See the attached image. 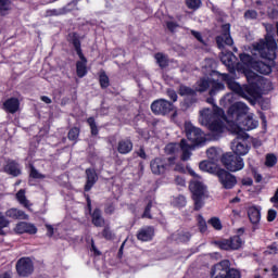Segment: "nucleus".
Here are the masks:
<instances>
[{
	"instance_id": "nucleus-1",
	"label": "nucleus",
	"mask_w": 278,
	"mask_h": 278,
	"mask_svg": "<svg viewBox=\"0 0 278 278\" xmlns=\"http://www.w3.org/2000/svg\"><path fill=\"white\" fill-rule=\"evenodd\" d=\"M222 80L226 83L233 94L245 99L251 105H255L257 99H262V81L255 80V78L248 79V85H240L231 75L222 74Z\"/></svg>"
},
{
	"instance_id": "nucleus-2",
	"label": "nucleus",
	"mask_w": 278,
	"mask_h": 278,
	"mask_svg": "<svg viewBox=\"0 0 278 278\" xmlns=\"http://www.w3.org/2000/svg\"><path fill=\"white\" fill-rule=\"evenodd\" d=\"M207 112H210V110L200 112V123L204 125V127H207L211 136H213L215 140H218V138L225 134V123L220 119V116H223L225 112L220 108H216L213 113Z\"/></svg>"
},
{
	"instance_id": "nucleus-3",
	"label": "nucleus",
	"mask_w": 278,
	"mask_h": 278,
	"mask_svg": "<svg viewBox=\"0 0 278 278\" xmlns=\"http://www.w3.org/2000/svg\"><path fill=\"white\" fill-rule=\"evenodd\" d=\"M252 54L260 55L263 60L275 62L277 60V41L273 35H266L264 39L252 45Z\"/></svg>"
},
{
	"instance_id": "nucleus-4",
	"label": "nucleus",
	"mask_w": 278,
	"mask_h": 278,
	"mask_svg": "<svg viewBox=\"0 0 278 278\" xmlns=\"http://www.w3.org/2000/svg\"><path fill=\"white\" fill-rule=\"evenodd\" d=\"M258 125L260 123L253 118V115H249L248 113L240 122L230 125V131L241 138H249L247 131L256 129Z\"/></svg>"
},
{
	"instance_id": "nucleus-5",
	"label": "nucleus",
	"mask_w": 278,
	"mask_h": 278,
	"mask_svg": "<svg viewBox=\"0 0 278 278\" xmlns=\"http://www.w3.org/2000/svg\"><path fill=\"white\" fill-rule=\"evenodd\" d=\"M151 112L154 113L155 116H168L172 113L170 118L175 121L178 116L177 108L173 102L166 99H157L151 103Z\"/></svg>"
},
{
	"instance_id": "nucleus-6",
	"label": "nucleus",
	"mask_w": 278,
	"mask_h": 278,
	"mask_svg": "<svg viewBox=\"0 0 278 278\" xmlns=\"http://www.w3.org/2000/svg\"><path fill=\"white\" fill-rule=\"evenodd\" d=\"M212 278H240V271L230 267L229 260H224L211 268Z\"/></svg>"
},
{
	"instance_id": "nucleus-7",
	"label": "nucleus",
	"mask_w": 278,
	"mask_h": 278,
	"mask_svg": "<svg viewBox=\"0 0 278 278\" xmlns=\"http://www.w3.org/2000/svg\"><path fill=\"white\" fill-rule=\"evenodd\" d=\"M220 162L229 173H238L244 168V159L233 152H226L222 155Z\"/></svg>"
},
{
	"instance_id": "nucleus-8",
	"label": "nucleus",
	"mask_w": 278,
	"mask_h": 278,
	"mask_svg": "<svg viewBox=\"0 0 278 278\" xmlns=\"http://www.w3.org/2000/svg\"><path fill=\"white\" fill-rule=\"evenodd\" d=\"M215 175L224 190H233L238 186V178L228 169L216 167Z\"/></svg>"
},
{
	"instance_id": "nucleus-9",
	"label": "nucleus",
	"mask_w": 278,
	"mask_h": 278,
	"mask_svg": "<svg viewBox=\"0 0 278 278\" xmlns=\"http://www.w3.org/2000/svg\"><path fill=\"white\" fill-rule=\"evenodd\" d=\"M185 132L189 142H191V147H201V144H205V134L201 128L195 127L192 124H186Z\"/></svg>"
},
{
	"instance_id": "nucleus-10",
	"label": "nucleus",
	"mask_w": 278,
	"mask_h": 278,
	"mask_svg": "<svg viewBox=\"0 0 278 278\" xmlns=\"http://www.w3.org/2000/svg\"><path fill=\"white\" fill-rule=\"evenodd\" d=\"M177 157L170 156L168 159L155 157L150 162V168L153 175H165V173L175 165Z\"/></svg>"
},
{
	"instance_id": "nucleus-11",
	"label": "nucleus",
	"mask_w": 278,
	"mask_h": 278,
	"mask_svg": "<svg viewBox=\"0 0 278 278\" xmlns=\"http://www.w3.org/2000/svg\"><path fill=\"white\" fill-rule=\"evenodd\" d=\"M228 118L232 125L244 118L249 114V106L244 102H235L228 108Z\"/></svg>"
},
{
	"instance_id": "nucleus-12",
	"label": "nucleus",
	"mask_w": 278,
	"mask_h": 278,
	"mask_svg": "<svg viewBox=\"0 0 278 278\" xmlns=\"http://www.w3.org/2000/svg\"><path fill=\"white\" fill-rule=\"evenodd\" d=\"M85 199L87 201V211L89 212V216L91 218V224L93 227H105V217H103V211L100 207H96L92 210V200L88 193H85Z\"/></svg>"
},
{
	"instance_id": "nucleus-13",
	"label": "nucleus",
	"mask_w": 278,
	"mask_h": 278,
	"mask_svg": "<svg viewBox=\"0 0 278 278\" xmlns=\"http://www.w3.org/2000/svg\"><path fill=\"white\" fill-rule=\"evenodd\" d=\"M220 251H238L242 247V238L236 235L229 239H222L214 242Z\"/></svg>"
},
{
	"instance_id": "nucleus-14",
	"label": "nucleus",
	"mask_w": 278,
	"mask_h": 278,
	"mask_svg": "<svg viewBox=\"0 0 278 278\" xmlns=\"http://www.w3.org/2000/svg\"><path fill=\"white\" fill-rule=\"evenodd\" d=\"M178 94L180 97H186L182 102V105L186 109L192 108V105H194V103L197 102V91L191 87L180 85L178 88Z\"/></svg>"
},
{
	"instance_id": "nucleus-15",
	"label": "nucleus",
	"mask_w": 278,
	"mask_h": 278,
	"mask_svg": "<svg viewBox=\"0 0 278 278\" xmlns=\"http://www.w3.org/2000/svg\"><path fill=\"white\" fill-rule=\"evenodd\" d=\"M247 140H249V138L240 137V135H237L232 140L231 149L235 155L242 157V155H247V153H249L251 147H249Z\"/></svg>"
},
{
	"instance_id": "nucleus-16",
	"label": "nucleus",
	"mask_w": 278,
	"mask_h": 278,
	"mask_svg": "<svg viewBox=\"0 0 278 278\" xmlns=\"http://www.w3.org/2000/svg\"><path fill=\"white\" fill-rule=\"evenodd\" d=\"M218 49H223L225 45L231 47L233 45V38H231V24H224L222 26V35L215 38Z\"/></svg>"
},
{
	"instance_id": "nucleus-17",
	"label": "nucleus",
	"mask_w": 278,
	"mask_h": 278,
	"mask_svg": "<svg viewBox=\"0 0 278 278\" xmlns=\"http://www.w3.org/2000/svg\"><path fill=\"white\" fill-rule=\"evenodd\" d=\"M15 268L18 277H29L34 274V261L29 257H22L17 261Z\"/></svg>"
},
{
	"instance_id": "nucleus-18",
	"label": "nucleus",
	"mask_w": 278,
	"mask_h": 278,
	"mask_svg": "<svg viewBox=\"0 0 278 278\" xmlns=\"http://www.w3.org/2000/svg\"><path fill=\"white\" fill-rule=\"evenodd\" d=\"M190 176L194 177V179L189 182V190L192 197H205V186H203V182L199 180L201 179V176L194 173V170L190 172Z\"/></svg>"
},
{
	"instance_id": "nucleus-19",
	"label": "nucleus",
	"mask_w": 278,
	"mask_h": 278,
	"mask_svg": "<svg viewBox=\"0 0 278 278\" xmlns=\"http://www.w3.org/2000/svg\"><path fill=\"white\" fill-rule=\"evenodd\" d=\"M86 175V184L84 187L85 192H90L94 187V184L99 181V176L97 175V170L94 168H87L85 170Z\"/></svg>"
},
{
	"instance_id": "nucleus-20",
	"label": "nucleus",
	"mask_w": 278,
	"mask_h": 278,
	"mask_svg": "<svg viewBox=\"0 0 278 278\" xmlns=\"http://www.w3.org/2000/svg\"><path fill=\"white\" fill-rule=\"evenodd\" d=\"M153 238H155V228L153 226H146L137 232V240L140 242H151Z\"/></svg>"
},
{
	"instance_id": "nucleus-21",
	"label": "nucleus",
	"mask_w": 278,
	"mask_h": 278,
	"mask_svg": "<svg viewBox=\"0 0 278 278\" xmlns=\"http://www.w3.org/2000/svg\"><path fill=\"white\" fill-rule=\"evenodd\" d=\"M15 231L20 235L28 233L29 236H36L38 233V227L31 223L20 222L15 226Z\"/></svg>"
},
{
	"instance_id": "nucleus-22",
	"label": "nucleus",
	"mask_w": 278,
	"mask_h": 278,
	"mask_svg": "<svg viewBox=\"0 0 278 278\" xmlns=\"http://www.w3.org/2000/svg\"><path fill=\"white\" fill-rule=\"evenodd\" d=\"M77 55L79 61L76 62V75L79 79H84L88 75V59L84 53Z\"/></svg>"
},
{
	"instance_id": "nucleus-23",
	"label": "nucleus",
	"mask_w": 278,
	"mask_h": 278,
	"mask_svg": "<svg viewBox=\"0 0 278 278\" xmlns=\"http://www.w3.org/2000/svg\"><path fill=\"white\" fill-rule=\"evenodd\" d=\"M66 40L70 45L74 47L76 55L84 53V50L81 49V36H79L77 31H72L67 34Z\"/></svg>"
},
{
	"instance_id": "nucleus-24",
	"label": "nucleus",
	"mask_w": 278,
	"mask_h": 278,
	"mask_svg": "<svg viewBox=\"0 0 278 278\" xmlns=\"http://www.w3.org/2000/svg\"><path fill=\"white\" fill-rule=\"evenodd\" d=\"M18 108H21V102L17 98H9L2 104V110L8 112V114H16L18 112Z\"/></svg>"
},
{
	"instance_id": "nucleus-25",
	"label": "nucleus",
	"mask_w": 278,
	"mask_h": 278,
	"mask_svg": "<svg viewBox=\"0 0 278 278\" xmlns=\"http://www.w3.org/2000/svg\"><path fill=\"white\" fill-rule=\"evenodd\" d=\"M102 227V230L98 233L99 238L106 240V242H114V240H116V232H114L112 226H110V224H104Z\"/></svg>"
},
{
	"instance_id": "nucleus-26",
	"label": "nucleus",
	"mask_w": 278,
	"mask_h": 278,
	"mask_svg": "<svg viewBox=\"0 0 278 278\" xmlns=\"http://www.w3.org/2000/svg\"><path fill=\"white\" fill-rule=\"evenodd\" d=\"M134 151V142L130 138L122 139L117 143V152L121 155H127Z\"/></svg>"
},
{
	"instance_id": "nucleus-27",
	"label": "nucleus",
	"mask_w": 278,
	"mask_h": 278,
	"mask_svg": "<svg viewBox=\"0 0 278 278\" xmlns=\"http://www.w3.org/2000/svg\"><path fill=\"white\" fill-rule=\"evenodd\" d=\"M4 173L12 177H18L21 175V165L16 161H9L4 166Z\"/></svg>"
},
{
	"instance_id": "nucleus-28",
	"label": "nucleus",
	"mask_w": 278,
	"mask_h": 278,
	"mask_svg": "<svg viewBox=\"0 0 278 278\" xmlns=\"http://www.w3.org/2000/svg\"><path fill=\"white\" fill-rule=\"evenodd\" d=\"M7 216L9 218H13V220H27L29 218V215H27L25 213V211L23 210H18V208H9L5 212Z\"/></svg>"
},
{
	"instance_id": "nucleus-29",
	"label": "nucleus",
	"mask_w": 278,
	"mask_h": 278,
	"mask_svg": "<svg viewBox=\"0 0 278 278\" xmlns=\"http://www.w3.org/2000/svg\"><path fill=\"white\" fill-rule=\"evenodd\" d=\"M248 217L252 225H260V220H262V212L257 206H250L248 208Z\"/></svg>"
},
{
	"instance_id": "nucleus-30",
	"label": "nucleus",
	"mask_w": 278,
	"mask_h": 278,
	"mask_svg": "<svg viewBox=\"0 0 278 278\" xmlns=\"http://www.w3.org/2000/svg\"><path fill=\"white\" fill-rule=\"evenodd\" d=\"M212 86V78L202 77L195 83V94L197 92L203 93L207 92L210 90V87Z\"/></svg>"
},
{
	"instance_id": "nucleus-31",
	"label": "nucleus",
	"mask_w": 278,
	"mask_h": 278,
	"mask_svg": "<svg viewBox=\"0 0 278 278\" xmlns=\"http://www.w3.org/2000/svg\"><path fill=\"white\" fill-rule=\"evenodd\" d=\"M238 61V58H236V54L233 52H227L222 56V62L229 68V71H236V62Z\"/></svg>"
},
{
	"instance_id": "nucleus-32",
	"label": "nucleus",
	"mask_w": 278,
	"mask_h": 278,
	"mask_svg": "<svg viewBox=\"0 0 278 278\" xmlns=\"http://www.w3.org/2000/svg\"><path fill=\"white\" fill-rule=\"evenodd\" d=\"M253 68L261 75H270L273 73V66L264 61H256Z\"/></svg>"
},
{
	"instance_id": "nucleus-33",
	"label": "nucleus",
	"mask_w": 278,
	"mask_h": 278,
	"mask_svg": "<svg viewBox=\"0 0 278 278\" xmlns=\"http://www.w3.org/2000/svg\"><path fill=\"white\" fill-rule=\"evenodd\" d=\"M154 59L156 61V64L159 65V67L164 71V68H168L170 61L168 60V55L162 53V52H157L154 54Z\"/></svg>"
},
{
	"instance_id": "nucleus-34",
	"label": "nucleus",
	"mask_w": 278,
	"mask_h": 278,
	"mask_svg": "<svg viewBox=\"0 0 278 278\" xmlns=\"http://www.w3.org/2000/svg\"><path fill=\"white\" fill-rule=\"evenodd\" d=\"M180 149L182 151L180 160L182 162H188V160H190V157L192 156V152H190V144H188L186 140L182 139L180 141Z\"/></svg>"
},
{
	"instance_id": "nucleus-35",
	"label": "nucleus",
	"mask_w": 278,
	"mask_h": 278,
	"mask_svg": "<svg viewBox=\"0 0 278 278\" xmlns=\"http://www.w3.org/2000/svg\"><path fill=\"white\" fill-rule=\"evenodd\" d=\"M225 90V84L211 79V89L208 91L210 97H216L217 92Z\"/></svg>"
},
{
	"instance_id": "nucleus-36",
	"label": "nucleus",
	"mask_w": 278,
	"mask_h": 278,
	"mask_svg": "<svg viewBox=\"0 0 278 278\" xmlns=\"http://www.w3.org/2000/svg\"><path fill=\"white\" fill-rule=\"evenodd\" d=\"M239 60L241 62V64H243L244 66H248L249 68H254L255 66V59H253V56L251 54L248 53H241L239 54Z\"/></svg>"
},
{
	"instance_id": "nucleus-37",
	"label": "nucleus",
	"mask_w": 278,
	"mask_h": 278,
	"mask_svg": "<svg viewBox=\"0 0 278 278\" xmlns=\"http://www.w3.org/2000/svg\"><path fill=\"white\" fill-rule=\"evenodd\" d=\"M12 10V0H0V16H8Z\"/></svg>"
},
{
	"instance_id": "nucleus-38",
	"label": "nucleus",
	"mask_w": 278,
	"mask_h": 278,
	"mask_svg": "<svg viewBox=\"0 0 278 278\" xmlns=\"http://www.w3.org/2000/svg\"><path fill=\"white\" fill-rule=\"evenodd\" d=\"M199 168L200 170H203V173H211L212 175H216V168H218V166L212 167V163L208 161H201Z\"/></svg>"
},
{
	"instance_id": "nucleus-39",
	"label": "nucleus",
	"mask_w": 278,
	"mask_h": 278,
	"mask_svg": "<svg viewBox=\"0 0 278 278\" xmlns=\"http://www.w3.org/2000/svg\"><path fill=\"white\" fill-rule=\"evenodd\" d=\"M15 199L18 201L20 205L29 207V200H27V197L25 195V189H20L15 194Z\"/></svg>"
},
{
	"instance_id": "nucleus-40",
	"label": "nucleus",
	"mask_w": 278,
	"mask_h": 278,
	"mask_svg": "<svg viewBox=\"0 0 278 278\" xmlns=\"http://www.w3.org/2000/svg\"><path fill=\"white\" fill-rule=\"evenodd\" d=\"M79 134H81L79 127H73L68 130L67 138L76 144L77 140H79Z\"/></svg>"
},
{
	"instance_id": "nucleus-41",
	"label": "nucleus",
	"mask_w": 278,
	"mask_h": 278,
	"mask_svg": "<svg viewBox=\"0 0 278 278\" xmlns=\"http://www.w3.org/2000/svg\"><path fill=\"white\" fill-rule=\"evenodd\" d=\"M99 84L102 90H105V88H110V77L108 76V74H105V72H102L99 75Z\"/></svg>"
},
{
	"instance_id": "nucleus-42",
	"label": "nucleus",
	"mask_w": 278,
	"mask_h": 278,
	"mask_svg": "<svg viewBox=\"0 0 278 278\" xmlns=\"http://www.w3.org/2000/svg\"><path fill=\"white\" fill-rule=\"evenodd\" d=\"M87 124L90 127L91 136H97L99 134V126H97V121L93 116L87 118Z\"/></svg>"
},
{
	"instance_id": "nucleus-43",
	"label": "nucleus",
	"mask_w": 278,
	"mask_h": 278,
	"mask_svg": "<svg viewBox=\"0 0 278 278\" xmlns=\"http://www.w3.org/2000/svg\"><path fill=\"white\" fill-rule=\"evenodd\" d=\"M277 164V155H275L274 153H268L265 156V166H267V168H273V166H275Z\"/></svg>"
},
{
	"instance_id": "nucleus-44",
	"label": "nucleus",
	"mask_w": 278,
	"mask_h": 278,
	"mask_svg": "<svg viewBox=\"0 0 278 278\" xmlns=\"http://www.w3.org/2000/svg\"><path fill=\"white\" fill-rule=\"evenodd\" d=\"M198 227L200 233H205L207 231V222H205L203 215H198Z\"/></svg>"
},
{
	"instance_id": "nucleus-45",
	"label": "nucleus",
	"mask_w": 278,
	"mask_h": 278,
	"mask_svg": "<svg viewBox=\"0 0 278 278\" xmlns=\"http://www.w3.org/2000/svg\"><path fill=\"white\" fill-rule=\"evenodd\" d=\"M179 151V146L177 143H167L165 146L166 155H175Z\"/></svg>"
},
{
	"instance_id": "nucleus-46",
	"label": "nucleus",
	"mask_w": 278,
	"mask_h": 278,
	"mask_svg": "<svg viewBox=\"0 0 278 278\" xmlns=\"http://www.w3.org/2000/svg\"><path fill=\"white\" fill-rule=\"evenodd\" d=\"M208 225H211L216 231H220L223 229V223L218 217H212L208 219Z\"/></svg>"
},
{
	"instance_id": "nucleus-47",
	"label": "nucleus",
	"mask_w": 278,
	"mask_h": 278,
	"mask_svg": "<svg viewBox=\"0 0 278 278\" xmlns=\"http://www.w3.org/2000/svg\"><path fill=\"white\" fill-rule=\"evenodd\" d=\"M5 227H10V220L0 212V236H4L5 232L3 229H5Z\"/></svg>"
},
{
	"instance_id": "nucleus-48",
	"label": "nucleus",
	"mask_w": 278,
	"mask_h": 278,
	"mask_svg": "<svg viewBox=\"0 0 278 278\" xmlns=\"http://www.w3.org/2000/svg\"><path fill=\"white\" fill-rule=\"evenodd\" d=\"M29 177L31 179H45L46 176L45 174H41L40 172H38V169H36L34 165H30Z\"/></svg>"
},
{
	"instance_id": "nucleus-49",
	"label": "nucleus",
	"mask_w": 278,
	"mask_h": 278,
	"mask_svg": "<svg viewBox=\"0 0 278 278\" xmlns=\"http://www.w3.org/2000/svg\"><path fill=\"white\" fill-rule=\"evenodd\" d=\"M201 0H186V5L189 10H199L201 8Z\"/></svg>"
},
{
	"instance_id": "nucleus-50",
	"label": "nucleus",
	"mask_w": 278,
	"mask_h": 278,
	"mask_svg": "<svg viewBox=\"0 0 278 278\" xmlns=\"http://www.w3.org/2000/svg\"><path fill=\"white\" fill-rule=\"evenodd\" d=\"M192 200L194 201L193 210L199 212V210H201L204 205L203 195L192 197Z\"/></svg>"
},
{
	"instance_id": "nucleus-51",
	"label": "nucleus",
	"mask_w": 278,
	"mask_h": 278,
	"mask_svg": "<svg viewBox=\"0 0 278 278\" xmlns=\"http://www.w3.org/2000/svg\"><path fill=\"white\" fill-rule=\"evenodd\" d=\"M77 8V0H72L70 3H67L61 12V14H66L67 12H73Z\"/></svg>"
},
{
	"instance_id": "nucleus-52",
	"label": "nucleus",
	"mask_w": 278,
	"mask_h": 278,
	"mask_svg": "<svg viewBox=\"0 0 278 278\" xmlns=\"http://www.w3.org/2000/svg\"><path fill=\"white\" fill-rule=\"evenodd\" d=\"M151 207H153V202L150 200L144 207L142 218H153V216L151 215Z\"/></svg>"
},
{
	"instance_id": "nucleus-53",
	"label": "nucleus",
	"mask_w": 278,
	"mask_h": 278,
	"mask_svg": "<svg viewBox=\"0 0 278 278\" xmlns=\"http://www.w3.org/2000/svg\"><path fill=\"white\" fill-rule=\"evenodd\" d=\"M165 25L168 31H170V34H175V31H177V27H179V24L173 21H167Z\"/></svg>"
},
{
	"instance_id": "nucleus-54",
	"label": "nucleus",
	"mask_w": 278,
	"mask_h": 278,
	"mask_svg": "<svg viewBox=\"0 0 278 278\" xmlns=\"http://www.w3.org/2000/svg\"><path fill=\"white\" fill-rule=\"evenodd\" d=\"M166 94L170 99L172 103H176V101L179 99V96H177V91H175V89H167Z\"/></svg>"
},
{
	"instance_id": "nucleus-55",
	"label": "nucleus",
	"mask_w": 278,
	"mask_h": 278,
	"mask_svg": "<svg viewBox=\"0 0 278 278\" xmlns=\"http://www.w3.org/2000/svg\"><path fill=\"white\" fill-rule=\"evenodd\" d=\"M267 253L269 255H277L278 254L277 242H273L270 245L267 247Z\"/></svg>"
},
{
	"instance_id": "nucleus-56",
	"label": "nucleus",
	"mask_w": 278,
	"mask_h": 278,
	"mask_svg": "<svg viewBox=\"0 0 278 278\" xmlns=\"http://www.w3.org/2000/svg\"><path fill=\"white\" fill-rule=\"evenodd\" d=\"M275 218H277V211L270 208L267 212V222L268 223H273L275 220Z\"/></svg>"
},
{
	"instance_id": "nucleus-57",
	"label": "nucleus",
	"mask_w": 278,
	"mask_h": 278,
	"mask_svg": "<svg viewBox=\"0 0 278 278\" xmlns=\"http://www.w3.org/2000/svg\"><path fill=\"white\" fill-rule=\"evenodd\" d=\"M115 210H116V206H114V203L106 204L104 207L105 214H109L110 216L114 214Z\"/></svg>"
},
{
	"instance_id": "nucleus-58",
	"label": "nucleus",
	"mask_w": 278,
	"mask_h": 278,
	"mask_svg": "<svg viewBox=\"0 0 278 278\" xmlns=\"http://www.w3.org/2000/svg\"><path fill=\"white\" fill-rule=\"evenodd\" d=\"M244 18H257V11L255 10L245 11Z\"/></svg>"
},
{
	"instance_id": "nucleus-59",
	"label": "nucleus",
	"mask_w": 278,
	"mask_h": 278,
	"mask_svg": "<svg viewBox=\"0 0 278 278\" xmlns=\"http://www.w3.org/2000/svg\"><path fill=\"white\" fill-rule=\"evenodd\" d=\"M90 251H92L94 257L101 256V251H99V249H97V245L94 244V240H91V249H90Z\"/></svg>"
},
{
	"instance_id": "nucleus-60",
	"label": "nucleus",
	"mask_w": 278,
	"mask_h": 278,
	"mask_svg": "<svg viewBox=\"0 0 278 278\" xmlns=\"http://www.w3.org/2000/svg\"><path fill=\"white\" fill-rule=\"evenodd\" d=\"M137 155L141 160H147L148 155H147V152L144 151V147L139 148V150L137 151Z\"/></svg>"
},
{
	"instance_id": "nucleus-61",
	"label": "nucleus",
	"mask_w": 278,
	"mask_h": 278,
	"mask_svg": "<svg viewBox=\"0 0 278 278\" xmlns=\"http://www.w3.org/2000/svg\"><path fill=\"white\" fill-rule=\"evenodd\" d=\"M175 184L177 186L186 187V179L181 176H176Z\"/></svg>"
},
{
	"instance_id": "nucleus-62",
	"label": "nucleus",
	"mask_w": 278,
	"mask_h": 278,
	"mask_svg": "<svg viewBox=\"0 0 278 278\" xmlns=\"http://www.w3.org/2000/svg\"><path fill=\"white\" fill-rule=\"evenodd\" d=\"M46 229H47L48 238H53V235L55 233V230L53 229V226L46 225Z\"/></svg>"
},
{
	"instance_id": "nucleus-63",
	"label": "nucleus",
	"mask_w": 278,
	"mask_h": 278,
	"mask_svg": "<svg viewBox=\"0 0 278 278\" xmlns=\"http://www.w3.org/2000/svg\"><path fill=\"white\" fill-rule=\"evenodd\" d=\"M242 186H253V178H243L241 180Z\"/></svg>"
},
{
	"instance_id": "nucleus-64",
	"label": "nucleus",
	"mask_w": 278,
	"mask_h": 278,
	"mask_svg": "<svg viewBox=\"0 0 278 278\" xmlns=\"http://www.w3.org/2000/svg\"><path fill=\"white\" fill-rule=\"evenodd\" d=\"M271 277L273 278H278V267H277V265H273V267H271Z\"/></svg>"
}]
</instances>
